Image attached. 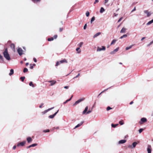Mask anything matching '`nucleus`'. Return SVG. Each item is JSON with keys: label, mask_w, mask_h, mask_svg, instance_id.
<instances>
[{"label": "nucleus", "mask_w": 153, "mask_h": 153, "mask_svg": "<svg viewBox=\"0 0 153 153\" xmlns=\"http://www.w3.org/2000/svg\"><path fill=\"white\" fill-rule=\"evenodd\" d=\"M3 54L4 57L7 60H9L10 59V58L9 53H8L7 49H5L3 53Z\"/></svg>", "instance_id": "nucleus-1"}, {"label": "nucleus", "mask_w": 153, "mask_h": 153, "mask_svg": "<svg viewBox=\"0 0 153 153\" xmlns=\"http://www.w3.org/2000/svg\"><path fill=\"white\" fill-rule=\"evenodd\" d=\"M102 48L98 46L97 47V52L100 51H105V48L104 46H102Z\"/></svg>", "instance_id": "nucleus-2"}, {"label": "nucleus", "mask_w": 153, "mask_h": 153, "mask_svg": "<svg viewBox=\"0 0 153 153\" xmlns=\"http://www.w3.org/2000/svg\"><path fill=\"white\" fill-rule=\"evenodd\" d=\"M17 51L19 54L20 56L24 53V51L21 48H18L17 50Z\"/></svg>", "instance_id": "nucleus-3"}, {"label": "nucleus", "mask_w": 153, "mask_h": 153, "mask_svg": "<svg viewBox=\"0 0 153 153\" xmlns=\"http://www.w3.org/2000/svg\"><path fill=\"white\" fill-rule=\"evenodd\" d=\"M137 144V143L136 142H134L132 144V145H129L128 146V148H131V149H133L136 146Z\"/></svg>", "instance_id": "nucleus-4"}, {"label": "nucleus", "mask_w": 153, "mask_h": 153, "mask_svg": "<svg viewBox=\"0 0 153 153\" xmlns=\"http://www.w3.org/2000/svg\"><path fill=\"white\" fill-rule=\"evenodd\" d=\"M65 62H67V61L65 59H63L60 61H58L56 63V66H57L61 63Z\"/></svg>", "instance_id": "nucleus-5"}, {"label": "nucleus", "mask_w": 153, "mask_h": 153, "mask_svg": "<svg viewBox=\"0 0 153 153\" xmlns=\"http://www.w3.org/2000/svg\"><path fill=\"white\" fill-rule=\"evenodd\" d=\"M84 100V99H83V98L79 99V100H77L75 102V103L73 104V105L74 106L76 105H77L78 104L80 103L81 101H83Z\"/></svg>", "instance_id": "nucleus-6"}, {"label": "nucleus", "mask_w": 153, "mask_h": 153, "mask_svg": "<svg viewBox=\"0 0 153 153\" xmlns=\"http://www.w3.org/2000/svg\"><path fill=\"white\" fill-rule=\"evenodd\" d=\"M144 12L147 14L148 17H149L152 14V13L151 11H149L148 10H145L144 11Z\"/></svg>", "instance_id": "nucleus-7"}, {"label": "nucleus", "mask_w": 153, "mask_h": 153, "mask_svg": "<svg viewBox=\"0 0 153 153\" xmlns=\"http://www.w3.org/2000/svg\"><path fill=\"white\" fill-rule=\"evenodd\" d=\"M147 120L146 118H142L141 119V121L139 122V123L140 124H143V122H145L147 121Z\"/></svg>", "instance_id": "nucleus-8"}, {"label": "nucleus", "mask_w": 153, "mask_h": 153, "mask_svg": "<svg viewBox=\"0 0 153 153\" xmlns=\"http://www.w3.org/2000/svg\"><path fill=\"white\" fill-rule=\"evenodd\" d=\"M119 49V48L118 47L116 48V49L114 50L113 51L111 52L110 53V54H114L116 52L118 51Z\"/></svg>", "instance_id": "nucleus-9"}, {"label": "nucleus", "mask_w": 153, "mask_h": 153, "mask_svg": "<svg viewBox=\"0 0 153 153\" xmlns=\"http://www.w3.org/2000/svg\"><path fill=\"white\" fill-rule=\"evenodd\" d=\"M54 108V107H53L52 108H48V109L45 111L44 112H42V114H45L47 112L49 111H50V110L53 109V108Z\"/></svg>", "instance_id": "nucleus-10"}, {"label": "nucleus", "mask_w": 153, "mask_h": 153, "mask_svg": "<svg viewBox=\"0 0 153 153\" xmlns=\"http://www.w3.org/2000/svg\"><path fill=\"white\" fill-rule=\"evenodd\" d=\"M148 153H151V146L150 145H148L147 148Z\"/></svg>", "instance_id": "nucleus-11"}, {"label": "nucleus", "mask_w": 153, "mask_h": 153, "mask_svg": "<svg viewBox=\"0 0 153 153\" xmlns=\"http://www.w3.org/2000/svg\"><path fill=\"white\" fill-rule=\"evenodd\" d=\"M59 111V110H58L55 113L53 114L50 115L49 116V117L50 118H53L56 115V114Z\"/></svg>", "instance_id": "nucleus-12"}, {"label": "nucleus", "mask_w": 153, "mask_h": 153, "mask_svg": "<svg viewBox=\"0 0 153 153\" xmlns=\"http://www.w3.org/2000/svg\"><path fill=\"white\" fill-rule=\"evenodd\" d=\"M48 82L51 83L50 85L51 86L53 85L56 83V81L54 80L49 81H48Z\"/></svg>", "instance_id": "nucleus-13"}, {"label": "nucleus", "mask_w": 153, "mask_h": 153, "mask_svg": "<svg viewBox=\"0 0 153 153\" xmlns=\"http://www.w3.org/2000/svg\"><path fill=\"white\" fill-rule=\"evenodd\" d=\"M126 140H120L118 142L119 144L124 143L126 142Z\"/></svg>", "instance_id": "nucleus-14"}, {"label": "nucleus", "mask_w": 153, "mask_h": 153, "mask_svg": "<svg viewBox=\"0 0 153 153\" xmlns=\"http://www.w3.org/2000/svg\"><path fill=\"white\" fill-rule=\"evenodd\" d=\"M25 141H23L22 142H20L18 144L17 146H23L25 144Z\"/></svg>", "instance_id": "nucleus-15"}, {"label": "nucleus", "mask_w": 153, "mask_h": 153, "mask_svg": "<svg viewBox=\"0 0 153 153\" xmlns=\"http://www.w3.org/2000/svg\"><path fill=\"white\" fill-rule=\"evenodd\" d=\"M88 106H87L85 109V110H84V111H83L82 113V114H85L86 112L88 111Z\"/></svg>", "instance_id": "nucleus-16"}, {"label": "nucleus", "mask_w": 153, "mask_h": 153, "mask_svg": "<svg viewBox=\"0 0 153 153\" xmlns=\"http://www.w3.org/2000/svg\"><path fill=\"white\" fill-rule=\"evenodd\" d=\"M27 140L28 143H30L32 141V139L31 137H28L27 138Z\"/></svg>", "instance_id": "nucleus-17"}, {"label": "nucleus", "mask_w": 153, "mask_h": 153, "mask_svg": "<svg viewBox=\"0 0 153 153\" xmlns=\"http://www.w3.org/2000/svg\"><path fill=\"white\" fill-rule=\"evenodd\" d=\"M13 69H11L10 70V73L9 74V75L10 76H11V75H13Z\"/></svg>", "instance_id": "nucleus-18"}, {"label": "nucleus", "mask_w": 153, "mask_h": 153, "mask_svg": "<svg viewBox=\"0 0 153 153\" xmlns=\"http://www.w3.org/2000/svg\"><path fill=\"white\" fill-rule=\"evenodd\" d=\"M83 123V122H81L80 123L78 124L74 128H76L80 126Z\"/></svg>", "instance_id": "nucleus-19"}, {"label": "nucleus", "mask_w": 153, "mask_h": 153, "mask_svg": "<svg viewBox=\"0 0 153 153\" xmlns=\"http://www.w3.org/2000/svg\"><path fill=\"white\" fill-rule=\"evenodd\" d=\"M101 33L100 32H98L97 33H96L93 36L94 38H96L98 36L100 35L101 34Z\"/></svg>", "instance_id": "nucleus-20"}, {"label": "nucleus", "mask_w": 153, "mask_h": 153, "mask_svg": "<svg viewBox=\"0 0 153 153\" xmlns=\"http://www.w3.org/2000/svg\"><path fill=\"white\" fill-rule=\"evenodd\" d=\"M126 30V28H123L122 29V30H121L120 32L121 33H124L125 32Z\"/></svg>", "instance_id": "nucleus-21"}, {"label": "nucleus", "mask_w": 153, "mask_h": 153, "mask_svg": "<svg viewBox=\"0 0 153 153\" xmlns=\"http://www.w3.org/2000/svg\"><path fill=\"white\" fill-rule=\"evenodd\" d=\"M105 11V10L104 9V8L102 7H101L100 9V12L101 13H103V12H104Z\"/></svg>", "instance_id": "nucleus-22"}, {"label": "nucleus", "mask_w": 153, "mask_h": 153, "mask_svg": "<svg viewBox=\"0 0 153 153\" xmlns=\"http://www.w3.org/2000/svg\"><path fill=\"white\" fill-rule=\"evenodd\" d=\"M153 23V19L151 21L149 22L147 24V25H149Z\"/></svg>", "instance_id": "nucleus-23"}, {"label": "nucleus", "mask_w": 153, "mask_h": 153, "mask_svg": "<svg viewBox=\"0 0 153 153\" xmlns=\"http://www.w3.org/2000/svg\"><path fill=\"white\" fill-rule=\"evenodd\" d=\"M117 41V40L116 39L113 40L111 43V45H114Z\"/></svg>", "instance_id": "nucleus-24"}, {"label": "nucleus", "mask_w": 153, "mask_h": 153, "mask_svg": "<svg viewBox=\"0 0 153 153\" xmlns=\"http://www.w3.org/2000/svg\"><path fill=\"white\" fill-rule=\"evenodd\" d=\"M119 123L121 125H122L124 124V123L123 120H122L119 122Z\"/></svg>", "instance_id": "nucleus-25"}, {"label": "nucleus", "mask_w": 153, "mask_h": 153, "mask_svg": "<svg viewBox=\"0 0 153 153\" xmlns=\"http://www.w3.org/2000/svg\"><path fill=\"white\" fill-rule=\"evenodd\" d=\"M76 50L77 51V53H80V52L81 51L79 48H76Z\"/></svg>", "instance_id": "nucleus-26"}, {"label": "nucleus", "mask_w": 153, "mask_h": 153, "mask_svg": "<svg viewBox=\"0 0 153 153\" xmlns=\"http://www.w3.org/2000/svg\"><path fill=\"white\" fill-rule=\"evenodd\" d=\"M95 19L94 17H93L92 18L90 21V23L91 24H92L93 22L94 21Z\"/></svg>", "instance_id": "nucleus-27"}, {"label": "nucleus", "mask_w": 153, "mask_h": 153, "mask_svg": "<svg viewBox=\"0 0 153 153\" xmlns=\"http://www.w3.org/2000/svg\"><path fill=\"white\" fill-rule=\"evenodd\" d=\"M127 37H128V35L127 34H125L120 37V38H126Z\"/></svg>", "instance_id": "nucleus-28"}, {"label": "nucleus", "mask_w": 153, "mask_h": 153, "mask_svg": "<svg viewBox=\"0 0 153 153\" xmlns=\"http://www.w3.org/2000/svg\"><path fill=\"white\" fill-rule=\"evenodd\" d=\"M83 43L82 42H81L78 44V45L79 47H81L82 45H83Z\"/></svg>", "instance_id": "nucleus-29"}, {"label": "nucleus", "mask_w": 153, "mask_h": 153, "mask_svg": "<svg viewBox=\"0 0 153 153\" xmlns=\"http://www.w3.org/2000/svg\"><path fill=\"white\" fill-rule=\"evenodd\" d=\"M29 84L30 86H32L33 87H34V85L33 84L32 82H30Z\"/></svg>", "instance_id": "nucleus-30"}, {"label": "nucleus", "mask_w": 153, "mask_h": 153, "mask_svg": "<svg viewBox=\"0 0 153 153\" xmlns=\"http://www.w3.org/2000/svg\"><path fill=\"white\" fill-rule=\"evenodd\" d=\"M118 125V124H111V126L113 128H115Z\"/></svg>", "instance_id": "nucleus-31"}, {"label": "nucleus", "mask_w": 153, "mask_h": 153, "mask_svg": "<svg viewBox=\"0 0 153 153\" xmlns=\"http://www.w3.org/2000/svg\"><path fill=\"white\" fill-rule=\"evenodd\" d=\"M71 100V98H70L69 99L67 100L65 102H64L63 103L64 104H66L67 102L70 101Z\"/></svg>", "instance_id": "nucleus-32"}, {"label": "nucleus", "mask_w": 153, "mask_h": 153, "mask_svg": "<svg viewBox=\"0 0 153 153\" xmlns=\"http://www.w3.org/2000/svg\"><path fill=\"white\" fill-rule=\"evenodd\" d=\"M28 69L26 68H24L23 70V72H27L28 71Z\"/></svg>", "instance_id": "nucleus-33"}, {"label": "nucleus", "mask_w": 153, "mask_h": 153, "mask_svg": "<svg viewBox=\"0 0 153 153\" xmlns=\"http://www.w3.org/2000/svg\"><path fill=\"white\" fill-rule=\"evenodd\" d=\"M25 77L22 76V77H21L20 79L22 81H23L24 79H25Z\"/></svg>", "instance_id": "nucleus-34"}, {"label": "nucleus", "mask_w": 153, "mask_h": 153, "mask_svg": "<svg viewBox=\"0 0 153 153\" xmlns=\"http://www.w3.org/2000/svg\"><path fill=\"white\" fill-rule=\"evenodd\" d=\"M10 47H11L12 48H13V49H14L15 48V45H14L13 44H11V45H10Z\"/></svg>", "instance_id": "nucleus-35"}, {"label": "nucleus", "mask_w": 153, "mask_h": 153, "mask_svg": "<svg viewBox=\"0 0 153 153\" xmlns=\"http://www.w3.org/2000/svg\"><path fill=\"white\" fill-rule=\"evenodd\" d=\"M153 43V40L151 41L150 43L147 45V46H149Z\"/></svg>", "instance_id": "nucleus-36"}, {"label": "nucleus", "mask_w": 153, "mask_h": 153, "mask_svg": "<svg viewBox=\"0 0 153 153\" xmlns=\"http://www.w3.org/2000/svg\"><path fill=\"white\" fill-rule=\"evenodd\" d=\"M86 15L87 17H88L89 15V13L88 11H87L86 13Z\"/></svg>", "instance_id": "nucleus-37"}, {"label": "nucleus", "mask_w": 153, "mask_h": 153, "mask_svg": "<svg viewBox=\"0 0 153 153\" xmlns=\"http://www.w3.org/2000/svg\"><path fill=\"white\" fill-rule=\"evenodd\" d=\"M143 128H140V129H139V133H141L143 131Z\"/></svg>", "instance_id": "nucleus-38"}, {"label": "nucleus", "mask_w": 153, "mask_h": 153, "mask_svg": "<svg viewBox=\"0 0 153 153\" xmlns=\"http://www.w3.org/2000/svg\"><path fill=\"white\" fill-rule=\"evenodd\" d=\"M132 46H131L129 47H127L126 48V50H129V49H130L132 47Z\"/></svg>", "instance_id": "nucleus-39"}, {"label": "nucleus", "mask_w": 153, "mask_h": 153, "mask_svg": "<svg viewBox=\"0 0 153 153\" xmlns=\"http://www.w3.org/2000/svg\"><path fill=\"white\" fill-rule=\"evenodd\" d=\"M32 1H34V2H40L41 0H32Z\"/></svg>", "instance_id": "nucleus-40"}, {"label": "nucleus", "mask_w": 153, "mask_h": 153, "mask_svg": "<svg viewBox=\"0 0 153 153\" xmlns=\"http://www.w3.org/2000/svg\"><path fill=\"white\" fill-rule=\"evenodd\" d=\"M49 129L45 130L43 131V132H48L49 131Z\"/></svg>", "instance_id": "nucleus-41"}, {"label": "nucleus", "mask_w": 153, "mask_h": 153, "mask_svg": "<svg viewBox=\"0 0 153 153\" xmlns=\"http://www.w3.org/2000/svg\"><path fill=\"white\" fill-rule=\"evenodd\" d=\"M37 144L36 143H34V144H32L31 145L32 147L36 146H37Z\"/></svg>", "instance_id": "nucleus-42"}, {"label": "nucleus", "mask_w": 153, "mask_h": 153, "mask_svg": "<svg viewBox=\"0 0 153 153\" xmlns=\"http://www.w3.org/2000/svg\"><path fill=\"white\" fill-rule=\"evenodd\" d=\"M111 109H112V108H111L109 106H108L107 108V110L108 111Z\"/></svg>", "instance_id": "nucleus-43"}, {"label": "nucleus", "mask_w": 153, "mask_h": 153, "mask_svg": "<svg viewBox=\"0 0 153 153\" xmlns=\"http://www.w3.org/2000/svg\"><path fill=\"white\" fill-rule=\"evenodd\" d=\"M91 110H89L86 113V114H88L91 112Z\"/></svg>", "instance_id": "nucleus-44"}, {"label": "nucleus", "mask_w": 153, "mask_h": 153, "mask_svg": "<svg viewBox=\"0 0 153 153\" xmlns=\"http://www.w3.org/2000/svg\"><path fill=\"white\" fill-rule=\"evenodd\" d=\"M86 27H87V24H85V25H84V27H83L84 29V30L86 28Z\"/></svg>", "instance_id": "nucleus-45"}, {"label": "nucleus", "mask_w": 153, "mask_h": 153, "mask_svg": "<svg viewBox=\"0 0 153 153\" xmlns=\"http://www.w3.org/2000/svg\"><path fill=\"white\" fill-rule=\"evenodd\" d=\"M123 19V17L120 18L118 20V22H120Z\"/></svg>", "instance_id": "nucleus-46"}, {"label": "nucleus", "mask_w": 153, "mask_h": 153, "mask_svg": "<svg viewBox=\"0 0 153 153\" xmlns=\"http://www.w3.org/2000/svg\"><path fill=\"white\" fill-rule=\"evenodd\" d=\"M80 74H79V73L78 74V75L77 76H76L75 77H74L73 78V79H74V78H76L78 77L79 76H80Z\"/></svg>", "instance_id": "nucleus-47"}, {"label": "nucleus", "mask_w": 153, "mask_h": 153, "mask_svg": "<svg viewBox=\"0 0 153 153\" xmlns=\"http://www.w3.org/2000/svg\"><path fill=\"white\" fill-rule=\"evenodd\" d=\"M54 39H48V41H51L53 40Z\"/></svg>", "instance_id": "nucleus-48"}, {"label": "nucleus", "mask_w": 153, "mask_h": 153, "mask_svg": "<svg viewBox=\"0 0 153 153\" xmlns=\"http://www.w3.org/2000/svg\"><path fill=\"white\" fill-rule=\"evenodd\" d=\"M0 59L3 60V56L1 55H0Z\"/></svg>", "instance_id": "nucleus-49"}, {"label": "nucleus", "mask_w": 153, "mask_h": 153, "mask_svg": "<svg viewBox=\"0 0 153 153\" xmlns=\"http://www.w3.org/2000/svg\"><path fill=\"white\" fill-rule=\"evenodd\" d=\"M33 60L35 62H37V60H36V58H33Z\"/></svg>", "instance_id": "nucleus-50"}, {"label": "nucleus", "mask_w": 153, "mask_h": 153, "mask_svg": "<svg viewBox=\"0 0 153 153\" xmlns=\"http://www.w3.org/2000/svg\"><path fill=\"white\" fill-rule=\"evenodd\" d=\"M99 2L98 0H95V1L94 2V4H95L96 3H97Z\"/></svg>", "instance_id": "nucleus-51"}, {"label": "nucleus", "mask_w": 153, "mask_h": 153, "mask_svg": "<svg viewBox=\"0 0 153 153\" xmlns=\"http://www.w3.org/2000/svg\"><path fill=\"white\" fill-rule=\"evenodd\" d=\"M44 105L43 103H42L41 104V105H39V107L40 108H41L42 107V106L43 105Z\"/></svg>", "instance_id": "nucleus-52"}, {"label": "nucleus", "mask_w": 153, "mask_h": 153, "mask_svg": "<svg viewBox=\"0 0 153 153\" xmlns=\"http://www.w3.org/2000/svg\"><path fill=\"white\" fill-rule=\"evenodd\" d=\"M136 7H134V9L131 11V12H133L135 11L136 10Z\"/></svg>", "instance_id": "nucleus-53"}, {"label": "nucleus", "mask_w": 153, "mask_h": 153, "mask_svg": "<svg viewBox=\"0 0 153 153\" xmlns=\"http://www.w3.org/2000/svg\"><path fill=\"white\" fill-rule=\"evenodd\" d=\"M64 88L65 89H68V86H65L64 87Z\"/></svg>", "instance_id": "nucleus-54"}, {"label": "nucleus", "mask_w": 153, "mask_h": 153, "mask_svg": "<svg viewBox=\"0 0 153 153\" xmlns=\"http://www.w3.org/2000/svg\"><path fill=\"white\" fill-rule=\"evenodd\" d=\"M54 38H56L57 37V35H55L54 36Z\"/></svg>", "instance_id": "nucleus-55"}, {"label": "nucleus", "mask_w": 153, "mask_h": 153, "mask_svg": "<svg viewBox=\"0 0 153 153\" xmlns=\"http://www.w3.org/2000/svg\"><path fill=\"white\" fill-rule=\"evenodd\" d=\"M31 147H32V145H30L29 146H28V147H27V148H30Z\"/></svg>", "instance_id": "nucleus-56"}, {"label": "nucleus", "mask_w": 153, "mask_h": 153, "mask_svg": "<svg viewBox=\"0 0 153 153\" xmlns=\"http://www.w3.org/2000/svg\"><path fill=\"white\" fill-rule=\"evenodd\" d=\"M16 146H14L13 147V149L14 150V149H16Z\"/></svg>", "instance_id": "nucleus-57"}, {"label": "nucleus", "mask_w": 153, "mask_h": 153, "mask_svg": "<svg viewBox=\"0 0 153 153\" xmlns=\"http://www.w3.org/2000/svg\"><path fill=\"white\" fill-rule=\"evenodd\" d=\"M108 1V0H105V3L106 4Z\"/></svg>", "instance_id": "nucleus-58"}, {"label": "nucleus", "mask_w": 153, "mask_h": 153, "mask_svg": "<svg viewBox=\"0 0 153 153\" xmlns=\"http://www.w3.org/2000/svg\"><path fill=\"white\" fill-rule=\"evenodd\" d=\"M30 68L31 69H33V66H31L30 67Z\"/></svg>", "instance_id": "nucleus-59"}, {"label": "nucleus", "mask_w": 153, "mask_h": 153, "mask_svg": "<svg viewBox=\"0 0 153 153\" xmlns=\"http://www.w3.org/2000/svg\"><path fill=\"white\" fill-rule=\"evenodd\" d=\"M114 15L115 16H117L118 15V14H115V13H114Z\"/></svg>", "instance_id": "nucleus-60"}, {"label": "nucleus", "mask_w": 153, "mask_h": 153, "mask_svg": "<svg viewBox=\"0 0 153 153\" xmlns=\"http://www.w3.org/2000/svg\"><path fill=\"white\" fill-rule=\"evenodd\" d=\"M133 103V101H131V102L130 103V105H131Z\"/></svg>", "instance_id": "nucleus-61"}, {"label": "nucleus", "mask_w": 153, "mask_h": 153, "mask_svg": "<svg viewBox=\"0 0 153 153\" xmlns=\"http://www.w3.org/2000/svg\"><path fill=\"white\" fill-rule=\"evenodd\" d=\"M28 64H29V63H28V62H27V63H26V66L28 65Z\"/></svg>", "instance_id": "nucleus-62"}, {"label": "nucleus", "mask_w": 153, "mask_h": 153, "mask_svg": "<svg viewBox=\"0 0 153 153\" xmlns=\"http://www.w3.org/2000/svg\"><path fill=\"white\" fill-rule=\"evenodd\" d=\"M109 46H109V45H107V48H109Z\"/></svg>", "instance_id": "nucleus-63"}, {"label": "nucleus", "mask_w": 153, "mask_h": 153, "mask_svg": "<svg viewBox=\"0 0 153 153\" xmlns=\"http://www.w3.org/2000/svg\"><path fill=\"white\" fill-rule=\"evenodd\" d=\"M152 116H153V111L152 113Z\"/></svg>", "instance_id": "nucleus-64"}]
</instances>
